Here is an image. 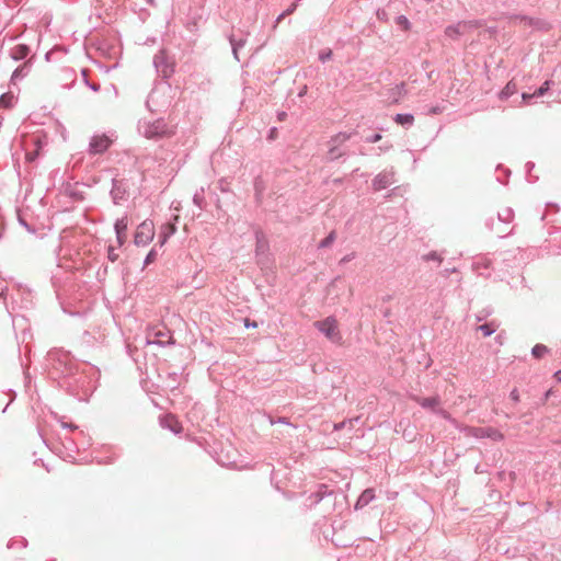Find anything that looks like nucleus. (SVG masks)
<instances>
[{"label": "nucleus", "mask_w": 561, "mask_h": 561, "mask_svg": "<svg viewBox=\"0 0 561 561\" xmlns=\"http://www.w3.org/2000/svg\"><path fill=\"white\" fill-rule=\"evenodd\" d=\"M193 203L196 205L201 210L204 209L205 204V197H204V188L201 187L198 191H196L193 195Z\"/></svg>", "instance_id": "obj_31"}, {"label": "nucleus", "mask_w": 561, "mask_h": 561, "mask_svg": "<svg viewBox=\"0 0 561 561\" xmlns=\"http://www.w3.org/2000/svg\"><path fill=\"white\" fill-rule=\"evenodd\" d=\"M129 181L127 179H116L112 180V188L110 191V195L114 205H121L123 202H126L129 198Z\"/></svg>", "instance_id": "obj_6"}, {"label": "nucleus", "mask_w": 561, "mask_h": 561, "mask_svg": "<svg viewBox=\"0 0 561 561\" xmlns=\"http://www.w3.org/2000/svg\"><path fill=\"white\" fill-rule=\"evenodd\" d=\"M396 24H397L399 27H401L403 31H410V28H411V26H412V24H411V22L409 21V19H408L405 15H403V14L398 15V16L396 18Z\"/></svg>", "instance_id": "obj_35"}, {"label": "nucleus", "mask_w": 561, "mask_h": 561, "mask_svg": "<svg viewBox=\"0 0 561 561\" xmlns=\"http://www.w3.org/2000/svg\"><path fill=\"white\" fill-rule=\"evenodd\" d=\"M81 75H82V78H83V81H84V84L91 89L93 92H98L100 91V84L99 83H94V82H91V80L88 79V69H81Z\"/></svg>", "instance_id": "obj_34"}, {"label": "nucleus", "mask_w": 561, "mask_h": 561, "mask_svg": "<svg viewBox=\"0 0 561 561\" xmlns=\"http://www.w3.org/2000/svg\"><path fill=\"white\" fill-rule=\"evenodd\" d=\"M434 413L443 417L444 420L455 423V419L451 417L450 413L444 409L438 408L437 410H434Z\"/></svg>", "instance_id": "obj_42"}, {"label": "nucleus", "mask_w": 561, "mask_h": 561, "mask_svg": "<svg viewBox=\"0 0 561 561\" xmlns=\"http://www.w3.org/2000/svg\"><path fill=\"white\" fill-rule=\"evenodd\" d=\"M376 497V494H375V489L373 488H367L365 489L360 495L358 496L355 505H354V508L356 511H359V510H363L364 507H366L369 503H371Z\"/></svg>", "instance_id": "obj_18"}, {"label": "nucleus", "mask_w": 561, "mask_h": 561, "mask_svg": "<svg viewBox=\"0 0 561 561\" xmlns=\"http://www.w3.org/2000/svg\"><path fill=\"white\" fill-rule=\"evenodd\" d=\"M393 121L408 129L413 125L414 116L411 113H398L394 115Z\"/></svg>", "instance_id": "obj_24"}, {"label": "nucleus", "mask_w": 561, "mask_h": 561, "mask_svg": "<svg viewBox=\"0 0 561 561\" xmlns=\"http://www.w3.org/2000/svg\"><path fill=\"white\" fill-rule=\"evenodd\" d=\"M463 30H472L482 26L481 20L461 21Z\"/></svg>", "instance_id": "obj_38"}, {"label": "nucleus", "mask_w": 561, "mask_h": 561, "mask_svg": "<svg viewBox=\"0 0 561 561\" xmlns=\"http://www.w3.org/2000/svg\"><path fill=\"white\" fill-rule=\"evenodd\" d=\"M267 420L270 422L271 425H275V424H283V425H287L291 428H297V426L295 424H293L288 417L286 416H278V417H274L272 416L271 414L267 415Z\"/></svg>", "instance_id": "obj_28"}, {"label": "nucleus", "mask_w": 561, "mask_h": 561, "mask_svg": "<svg viewBox=\"0 0 561 561\" xmlns=\"http://www.w3.org/2000/svg\"><path fill=\"white\" fill-rule=\"evenodd\" d=\"M112 140L106 135H94L89 142L90 154H102L111 146Z\"/></svg>", "instance_id": "obj_11"}, {"label": "nucleus", "mask_w": 561, "mask_h": 561, "mask_svg": "<svg viewBox=\"0 0 561 561\" xmlns=\"http://www.w3.org/2000/svg\"><path fill=\"white\" fill-rule=\"evenodd\" d=\"M298 0H296L295 2H293L283 13H280L277 18V21H279L280 19H283L284 16L288 15V14H291L298 7Z\"/></svg>", "instance_id": "obj_46"}, {"label": "nucleus", "mask_w": 561, "mask_h": 561, "mask_svg": "<svg viewBox=\"0 0 561 561\" xmlns=\"http://www.w3.org/2000/svg\"><path fill=\"white\" fill-rule=\"evenodd\" d=\"M27 540L26 538L24 537H18V538H12L9 540L7 547L9 549H15V548H26L27 547Z\"/></svg>", "instance_id": "obj_30"}, {"label": "nucleus", "mask_w": 561, "mask_h": 561, "mask_svg": "<svg viewBox=\"0 0 561 561\" xmlns=\"http://www.w3.org/2000/svg\"><path fill=\"white\" fill-rule=\"evenodd\" d=\"M443 111H444L443 106L434 105V106L427 107L424 111V113L427 114V115H437V114H440Z\"/></svg>", "instance_id": "obj_49"}, {"label": "nucleus", "mask_w": 561, "mask_h": 561, "mask_svg": "<svg viewBox=\"0 0 561 561\" xmlns=\"http://www.w3.org/2000/svg\"><path fill=\"white\" fill-rule=\"evenodd\" d=\"M61 426H62L64 428H70V430H77V428H78V426H77V425L71 424V423H66V422H61Z\"/></svg>", "instance_id": "obj_59"}, {"label": "nucleus", "mask_w": 561, "mask_h": 561, "mask_svg": "<svg viewBox=\"0 0 561 561\" xmlns=\"http://www.w3.org/2000/svg\"><path fill=\"white\" fill-rule=\"evenodd\" d=\"M336 238L335 231H331L323 240L318 244L319 249H324L330 247Z\"/></svg>", "instance_id": "obj_37"}, {"label": "nucleus", "mask_w": 561, "mask_h": 561, "mask_svg": "<svg viewBox=\"0 0 561 561\" xmlns=\"http://www.w3.org/2000/svg\"><path fill=\"white\" fill-rule=\"evenodd\" d=\"M152 62L156 72L160 78L167 80L173 76L175 71V60L167 49H159L153 56Z\"/></svg>", "instance_id": "obj_3"}, {"label": "nucleus", "mask_w": 561, "mask_h": 561, "mask_svg": "<svg viewBox=\"0 0 561 561\" xmlns=\"http://www.w3.org/2000/svg\"><path fill=\"white\" fill-rule=\"evenodd\" d=\"M176 232L175 224H164L159 233V245L163 247L164 243Z\"/></svg>", "instance_id": "obj_21"}, {"label": "nucleus", "mask_w": 561, "mask_h": 561, "mask_svg": "<svg viewBox=\"0 0 561 561\" xmlns=\"http://www.w3.org/2000/svg\"><path fill=\"white\" fill-rule=\"evenodd\" d=\"M510 398L514 401V402H519V392L516 388H514L511 393H510Z\"/></svg>", "instance_id": "obj_56"}, {"label": "nucleus", "mask_w": 561, "mask_h": 561, "mask_svg": "<svg viewBox=\"0 0 561 561\" xmlns=\"http://www.w3.org/2000/svg\"><path fill=\"white\" fill-rule=\"evenodd\" d=\"M92 374H94L92 367L78 366L71 374L66 375L58 386L77 400L88 401L95 389Z\"/></svg>", "instance_id": "obj_1"}, {"label": "nucleus", "mask_w": 561, "mask_h": 561, "mask_svg": "<svg viewBox=\"0 0 561 561\" xmlns=\"http://www.w3.org/2000/svg\"><path fill=\"white\" fill-rule=\"evenodd\" d=\"M415 402L423 409H428L434 413V410L438 409V405L440 403L439 396H433V397H426V398H420L416 397Z\"/></svg>", "instance_id": "obj_19"}, {"label": "nucleus", "mask_w": 561, "mask_h": 561, "mask_svg": "<svg viewBox=\"0 0 561 561\" xmlns=\"http://www.w3.org/2000/svg\"><path fill=\"white\" fill-rule=\"evenodd\" d=\"M434 413L443 417L444 420L455 423V419L451 417L450 413L444 409L438 408L437 410H434Z\"/></svg>", "instance_id": "obj_43"}, {"label": "nucleus", "mask_w": 561, "mask_h": 561, "mask_svg": "<svg viewBox=\"0 0 561 561\" xmlns=\"http://www.w3.org/2000/svg\"><path fill=\"white\" fill-rule=\"evenodd\" d=\"M463 33H465V30L462 27V22H460V21L456 24L448 25L445 28L446 36H448L453 39L459 38Z\"/></svg>", "instance_id": "obj_26"}, {"label": "nucleus", "mask_w": 561, "mask_h": 561, "mask_svg": "<svg viewBox=\"0 0 561 561\" xmlns=\"http://www.w3.org/2000/svg\"><path fill=\"white\" fill-rule=\"evenodd\" d=\"M554 84L552 80H546L539 88L535 90V95L537 98L543 96Z\"/></svg>", "instance_id": "obj_32"}, {"label": "nucleus", "mask_w": 561, "mask_h": 561, "mask_svg": "<svg viewBox=\"0 0 561 561\" xmlns=\"http://www.w3.org/2000/svg\"><path fill=\"white\" fill-rule=\"evenodd\" d=\"M554 378L558 382H561V369L557 370L554 373Z\"/></svg>", "instance_id": "obj_61"}, {"label": "nucleus", "mask_w": 561, "mask_h": 561, "mask_svg": "<svg viewBox=\"0 0 561 561\" xmlns=\"http://www.w3.org/2000/svg\"><path fill=\"white\" fill-rule=\"evenodd\" d=\"M265 244L260 239L259 232H256V253L264 251Z\"/></svg>", "instance_id": "obj_55"}, {"label": "nucleus", "mask_w": 561, "mask_h": 561, "mask_svg": "<svg viewBox=\"0 0 561 561\" xmlns=\"http://www.w3.org/2000/svg\"><path fill=\"white\" fill-rule=\"evenodd\" d=\"M423 260L442 262V257L436 251H431L430 253L425 254Z\"/></svg>", "instance_id": "obj_51"}, {"label": "nucleus", "mask_w": 561, "mask_h": 561, "mask_svg": "<svg viewBox=\"0 0 561 561\" xmlns=\"http://www.w3.org/2000/svg\"><path fill=\"white\" fill-rule=\"evenodd\" d=\"M493 312V310L491 308H485L483 310H481L478 314H477V321L478 322H481L483 321L484 319H486L489 316H491Z\"/></svg>", "instance_id": "obj_50"}, {"label": "nucleus", "mask_w": 561, "mask_h": 561, "mask_svg": "<svg viewBox=\"0 0 561 561\" xmlns=\"http://www.w3.org/2000/svg\"><path fill=\"white\" fill-rule=\"evenodd\" d=\"M478 331H480L483 336H490L496 331V325L494 322H486L477 328Z\"/></svg>", "instance_id": "obj_29"}, {"label": "nucleus", "mask_w": 561, "mask_h": 561, "mask_svg": "<svg viewBox=\"0 0 561 561\" xmlns=\"http://www.w3.org/2000/svg\"><path fill=\"white\" fill-rule=\"evenodd\" d=\"M307 93V85H304L298 93L299 98H302Z\"/></svg>", "instance_id": "obj_62"}, {"label": "nucleus", "mask_w": 561, "mask_h": 561, "mask_svg": "<svg viewBox=\"0 0 561 561\" xmlns=\"http://www.w3.org/2000/svg\"><path fill=\"white\" fill-rule=\"evenodd\" d=\"M353 257H354V254H347L341 259L340 263L345 264V263L350 262Z\"/></svg>", "instance_id": "obj_58"}, {"label": "nucleus", "mask_w": 561, "mask_h": 561, "mask_svg": "<svg viewBox=\"0 0 561 561\" xmlns=\"http://www.w3.org/2000/svg\"><path fill=\"white\" fill-rule=\"evenodd\" d=\"M514 218V211L511 207L504 208L497 213V220L504 224H510Z\"/></svg>", "instance_id": "obj_27"}, {"label": "nucleus", "mask_w": 561, "mask_h": 561, "mask_svg": "<svg viewBox=\"0 0 561 561\" xmlns=\"http://www.w3.org/2000/svg\"><path fill=\"white\" fill-rule=\"evenodd\" d=\"M78 366H82V364H79L69 352L64 350L54 348L46 355V367L48 369V374L58 382L61 381V379H65L66 375L71 374V371Z\"/></svg>", "instance_id": "obj_2"}, {"label": "nucleus", "mask_w": 561, "mask_h": 561, "mask_svg": "<svg viewBox=\"0 0 561 561\" xmlns=\"http://www.w3.org/2000/svg\"><path fill=\"white\" fill-rule=\"evenodd\" d=\"M547 207H553L556 209V211L559 210V207L557 204H553V203H547Z\"/></svg>", "instance_id": "obj_63"}, {"label": "nucleus", "mask_w": 561, "mask_h": 561, "mask_svg": "<svg viewBox=\"0 0 561 561\" xmlns=\"http://www.w3.org/2000/svg\"><path fill=\"white\" fill-rule=\"evenodd\" d=\"M515 93H517L516 83L514 81H508L506 85L499 92V99L501 101H506Z\"/></svg>", "instance_id": "obj_25"}, {"label": "nucleus", "mask_w": 561, "mask_h": 561, "mask_svg": "<svg viewBox=\"0 0 561 561\" xmlns=\"http://www.w3.org/2000/svg\"><path fill=\"white\" fill-rule=\"evenodd\" d=\"M248 36H249V33H243V32H240V35H236L234 33H231L227 36V38L231 45L233 58L237 61H240L239 51H240V49H242L245 46V44L248 42Z\"/></svg>", "instance_id": "obj_14"}, {"label": "nucleus", "mask_w": 561, "mask_h": 561, "mask_svg": "<svg viewBox=\"0 0 561 561\" xmlns=\"http://www.w3.org/2000/svg\"><path fill=\"white\" fill-rule=\"evenodd\" d=\"M382 138L380 133L371 134L370 136L366 137L365 141L368 144H375L378 142Z\"/></svg>", "instance_id": "obj_52"}, {"label": "nucleus", "mask_w": 561, "mask_h": 561, "mask_svg": "<svg viewBox=\"0 0 561 561\" xmlns=\"http://www.w3.org/2000/svg\"><path fill=\"white\" fill-rule=\"evenodd\" d=\"M244 325L245 328H256L257 323L255 321H251L250 319H244Z\"/></svg>", "instance_id": "obj_57"}, {"label": "nucleus", "mask_w": 561, "mask_h": 561, "mask_svg": "<svg viewBox=\"0 0 561 561\" xmlns=\"http://www.w3.org/2000/svg\"><path fill=\"white\" fill-rule=\"evenodd\" d=\"M525 168H526V171H527V172H530V171L535 168V163H534V162H531V161H528V162L526 163Z\"/></svg>", "instance_id": "obj_60"}, {"label": "nucleus", "mask_w": 561, "mask_h": 561, "mask_svg": "<svg viewBox=\"0 0 561 561\" xmlns=\"http://www.w3.org/2000/svg\"><path fill=\"white\" fill-rule=\"evenodd\" d=\"M107 260L113 263L118 260V253L116 252V249L113 245H108L107 248Z\"/></svg>", "instance_id": "obj_47"}, {"label": "nucleus", "mask_w": 561, "mask_h": 561, "mask_svg": "<svg viewBox=\"0 0 561 561\" xmlns=\"http://www.w3.org/2000/svg\"><path fill=\"white\" fill-rule=\"evenodd\" d=\"M128 228V218L124 216L122 218L116 219L114 224V230L116 234V241L118 248L122 247L126 241V231Z\"/></svg>", "instance_id": "obj_15"}, {"label": "nucleus", "mask_w": 561, "mask_h": 561, "mask_svg": "<svg viewBox=\"0 0 561 561\" xmlns=\"http://www.w3.org/2000/svg\"><path fill=\"white\" fill-rule=\"evenodd\" d=\"M35 58H36V55L32 54V56L28 59H26L22 65L18 66L13 70L11 79H10V82L12 84H15L16 82L23 80L24 78H26L28 76V73L31 72V70L33 68Z\"/></svg>", "instance_id": "obj_12"}, {"label": "nucleus", "mask_w": 561, "mask_h": 561, "mask_svg": "<svg viewBox=\"0 0 561 561\" xmlns=\"http://www.w3.org/2000/svg\"><path fill=\"white\" fill-rule=\"evenodd\" d=\"M18 220H19V224L22 227H24L27 232L33 233V234L36 233V228L34 226L30 225L21 214L18 215Z\"/></svg>", "instance_id": "obj_39"}, {"label": "nucleus", "mask_w": 561, "mask_h": 561, "mask_svg": "<svg viewBox=\"0 0 561 561\" xmlns=\"http://www.w3.org/2000/svg\"><path fill=\"white\" fill-rule=\"evenodd\" d=\"M330 486L328 484H319L314 492H311L305 497L304 505L307 508H312L320 504L322 500H331Z\"/></svg>", "instance_id": "obj_9"}, {"label": "nucleus", "mask_w": 561, "mask_h": 561, "mask_svg": "<svg viewBox=\"0 0 561 561\" xmlns=\"http://www.w3.org/2000/svg\"><path fill=\"white\" fill-rule=\"evenodd\" d=\"M332 55L333 54H332L331 49H329V48L323 49L319 53V60L324 64L332 58Z\"/></svg>", "instance_id": "obj_45"}, {"label": "nucleus", "mask_w": 561, "mask_h": 561, "mask_svg": "<svg viewBox=\"0 0 561 561\" xmlns=\"http://www.w3.org/2000/svg\"><path fill=\"white\" fill-rule=\"evenodd\" d=\"M313 325L331 342L339 343L342 340L341 333L337 330V321L335 317L329 316L322 320L316 321Z\"/></svg>", "instance_id": "obj_5"}, {"label": "nucleus", "mask_w": 561, "mask_h": 561, "mask_svg": "<svg viewBox=\"0 0 561 561\" xmlns=\"http://www.w3.org/2000/svg\"><path fill=\"white\" fill-rule=\"evenodd\" d=\"M62 75H64V76H65V78H67V79H69V78H71V79H72L71 84H69V85L64 84V87H65V88L70 89V88L73 85V83L76 82V75H75V71H73L72 69H70V68H66V69H64V70H62Z\"/></svg>", "instance_id": "obj_44"}, {"label": "nucleus", "mask_w": 561, "mask_h": 561, "mask_svg": "<svg viewBox=\"0 0 561 561\" xmlns=\"http://www.w3.org/2000/svg\"><path fill=\"white\" fill-rule=\"evenodd\" d=\"M551 394H552V390L551 389L547 390L543 393V396L540 399V401L536 404V407L543 405L547 402V400L550 398Z\"/></svg>", "instance_id": "obj_53"}, {"label": "nucleus", "mask_w": 561, "mask_h": 561, "mask_svg": "<svg viewBox=\"0 0 561 561\" xmlns=\"http://www.w3.org/2000/svg\"><path fill=\"white\" fill-rule=\"evenodd\" d=\"M285 117H286V113L285 112L278 113V119L279 121H283Z\"/></svg>", "instance_id": "obj_64"}, {"label": "nucleus", "mask_w": 561, "mask_h": 561, "mask_svg": "<svg viewBox=\"0 0 561 561\" xmlns=\"http://www.w3.org/2000/svg\"><path fill=\"white\" fill-rule=\"evenodd\" d=\"M476 436L482 438H491L493 440L503 439V434L494 427H478L476 428Z\"/></svg>", "instance_id": "obj_20"}, {"label": "nucleus", "mask_w": 561, "mask_h": 561, "mask_svg": "<svg viewBox=\"0 0 561 561\" xmlns=\"http://www.w3.org/2000/svg\"><path fill=\"white\" fill-rule=\"evenodd\" d=\"M158 256V252L156 250V248H152L146 255L145 260H144V266H148L150 265L152 262L156 261Z\"/></svg>", "instance_id": "obj_40"}, {"label": "nucleus", "mask_w": 561, "mask_h": 561, "mask_svg": "<svg viewBox=\"0 0 561 561\" xmlns=\"http://www.w3.org/2000/svg\"><path fill=\"white\" fill-rule=\"evenodd\" d=\"M492 264H493V261L490 257L479 256L473 261L472 267L474 271H477V273H479L480 275H483L481 270H489L492 266Z\"/></svg>", "instance_id": "obj_23"}, {"label": "nucleus", "mask_w": 561, "mask_h": 561, "mask_svg": "<svg viewBox=\"0 0 561 561\" xmlns=\"http://www.w3.org/2000/svg\"><path fill=\"white\" fill-rule=\"evenodd\" d=\"M357 421H358V417L343 420L341 422L334 423L333 424V432H339V431L343 430L344 427H346V425H348L350 428H352L353 427V423L357 422Z\"/></svg>", "instance_id": "obj_36"}, {"label": "nucleus", "mask_w": 561, "mask_h": 561, "mask_svg": "<svg viewBox=\"0 0 561 561\" xmlns=\"http://www.w3.org/2000/svg\"><path fill=\"white\" fill-rule=\"evenodd\" d=\"M355 133L341 131L332 136L329 140V150L327 159L335 161L340 158L347 156V150L343 147L344 144L352 138Z\"/></svg>", "instance_id": "obj_4"}, {"label": "nucleus", "mask_w": 561, "mask_h": 561, "mask_svg": "<svg viewBox=\"0 0 561 561\" xmlns=\"http://www.w3.org/2000/svg\"><path fill=\"white\" fill-rule=\"evenodd\" d=\"M331 500H322L325 512L342 510L346 504V495L341 490L330 489Z\"/></svg>", "instance_id": "obj_10"}, {"label": "nucleus", "mask_w": 561, "mask_h": 561, "mask_svg": "<svg viewBox=\"0 0 561 561\" xmlns=\"http://www.w3.org/2000/svg\"><path fill=\"white\" fill-rule=\"evenodd\" d=\"M142 134L148 139H156L164 136L168 131V125L163 118H158L152 122H145L139 127Z\"/></svg>", "instance_id": "obj_7"}, {"label": "nucleus", "mask_w": 561, "mask_h": 561, "mask_svg": "<svg viewBox=\"0 0 561 561\" xmlns=\"http://www.w3.org/2000/svg\"><path fill=\"white\" fill-rule=\"evenodd\" d=\"M154 237V225L151 220L142 221L136 229L134 242L136 245L145 247L149 244Z\"/></svg>", "instance_id": "obj_8"}, {"label": "nucleus", "mask_w": 561, "mask_h": 561, "mask_svg": "<svg viewBox=\"0 0 561 561\" xmlns=\"http://www.w3.org/2000/svg\"><path fill=\"white\" fill-rule=\"evenodd\" d=\"M160 423L162 427L168 428L174 434H179L182 432V425L173 415H168L161 419Z\"/></svg>", "instance_id": "obj_22"}, {"label": "nucleus", "mask_w": 561, "mask_h": 561, "mask_svg": "<svg viewBox=\"0 0 561 561\" xmlns=\"http://www.w3.org/2000/svg\"><path fill=\"white\" fill-rule=\"evenodd\" d=\"M516 19H519L522 22L529 26H536L538 24L537 20L527 15H516Z\"/></svg>", "instance_id": "obj_48"}, {"label": "nucleus", "mask_w": 561, "mask_h": 561, "mask_svg": "<svg viewBox=\"0 0 561 561\" xmlns=\"http://www.w3.org/2000/svg\"><path fill=\"white\" fill-rule=\"evenodd\" d=\"M13 95L10 94V93H3L1 96H0V105L2 107H10L11 104H12V100H13Z\"/></svg>", "instance_id": "obj_41"}, {"label": "nucleus", "mask_w": 561, "mask_h": 561, "mask_svg": "<svg viewBox=\"0 0 561 561\" xmlns=\"http://www.w3.org/2000/svg\"><path fill=\"white\" fill-rule=\"evenodd\" d=\"M534 98H537L535 95V92L534 93H526V92H523L522 93V103H528L530 100H533Z\"/></svg>", "instance_id": "obj_54"}, {"label": "nucleus", "mask_w": 561, "mask_h": 561, "mask_svg": "<svg viewBox=\"0 0 561 561\" xmlns=\"http://www.w3.org/2000/svg\"><path fill=\"white\" fill-rule=\"evenodd\" d=\"M9 55L14 61H25L32 56L31 48L26 44L15 45L11 48Z\"/></svg>", "instance_id": "obj_16"}, {"label": "nucleus", "mask_w": 561, "mask_h": 561, "mask_svg": "<svg viewBox=\"0 0 561 561\" xmlns=\"http://www.w3.org/2000/svg\"><path fill=\"white\" fill-rule=\"evenodd\" d=\"M152 336L154 337V340L148 341L149 344L152 343V344L165 346V345H173L175 343L170 331L157 330V331H153Z\"/></svg>", "instance_id": "obj_17"}, {"label": "nucleus", "mask_w": 561, "mask_h": 561, "mask_svg": "<svg viewBox=\"0 0 561 561\" xmlns=\"http://www.w3.org/2000/svg\"><path fill=\"white\" fill-rule=\"evenodd\" d=\"M394 182V173L392 171H382L374 178L371 186L375 192H379L389 187Z\"/></svg>", "instance_id": "obj_13"}, {"label": "nucleus", "mask_w": 561, "mask_h": 561, "mask_svg": "<svg viewBox=\"0 0 561 561\" xmlns=\"http://www.w3.org/2000/svg\"><path fill=\"white\" fill-rule=\"evenodd\" d=\"M549 352V348L543 345V344H536L533 348H531V355L535 357V358H541L545 354H547Z\"/></svg>", "instance_id": "obj_33"}]
</instances>
